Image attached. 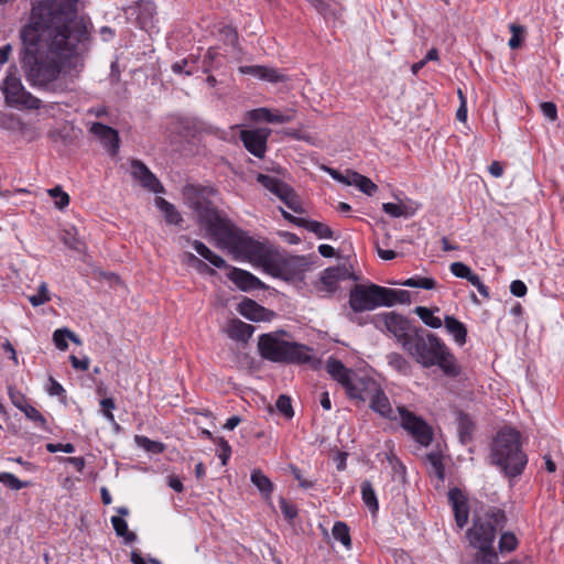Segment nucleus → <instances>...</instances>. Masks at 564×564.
I'll list each match as a JSON object with an SVG mask.
<instances>
[{"instance_id":"nucleus-60","label":"nucleus","mask_w":564,"mask_h":564,"mask_svg":"<svg viewBox=\"0 0 564 564\" xmlns=\"http://www.w3.org/2000/svg\"><path fill=\"white\" fill-rule=\"evenodd\" d=\"M291 470H292L294 478L299 481V484L302 488L311 489L314 487V482L312 480L304 479L301 470L297 467L291 466Z\"/></svg>"},{"instance_id":"nucleus-31","label":"nucleus","mask_w":564,"mask_h":564,"mask_svg":"<svg viewBox=\"0 0 564 564\" xmlns=\"http://www.w3.org/2000/svg\"><path fill=\"white\" fill-rule=\"evenodd\" d=\"M250 479L262 497L269 500L273 491L272 481L260 469H253Z\"/></svg>"},{"instance_id":"nucleus-39","label":"nucleus","mask_w":564,"mask_h":564,"mask_svg":"<svg viewBox=\"0 0 564 564\" xmlns=\"http://www.w3.org/2000/svg\"><path fill=\"white\" fill-rule=\"evenodd\" d=\"M111 524L116 534L118 536L124 538L127 543H132L135 541L137 535L129 531L128 523L123 518L117 516L111 517Z\"/></svg>"},{"instance_id":"nucleus-28","label":"nucleus","mask_w":564,"mask_h":564,"mask_svg":"<svg viewBox=\"0 0 564 564\" xmlns=\"http://www.w3.org/2000/svg\"><path fill=\"white\" fill-rule=\"evenodd\" d=\"M240 314L254 322L264 321L268 311L252 300H246L240 304Z\"/></svg>"},{"instance_id":"nucleus-4","label":"nucleus","mask_w":564,"mask_h":564,"mask_svg":"<svg viewBox=\"0 0 564 564\" xmlns=\"http://www.w3.org/2000/svg\"><path fill=\"white\" fill-rule=\"evenodd\" d=\"M402 348L423 368L437 366L449 378H456L460 373L457 359L446 344L421 327L412 329V335L404 339Z\"/></svg>"},{"instance_id":"nucleus-21","label":"nucleus","mask_w":564,"mask_h":564,"mask_svg":"<svg viewBox=\"0 0 564 564\" xmlns=\"http://www.w3.org/2000/svg\"><path fill=\"white\" fill-rule=\"evenodd\" d=\"M368 401L370 409L382 417L390 420L397 419V413L380 386L377 388V391H373V394H371Z\"/></svg>"},{"instance_id":"nucleus-14","label":"nucleus","mask_w":564,"mask_h":564,"mask_svg":"<svg viewBox=\"0 0 564 564\" xmlns=\"http://www.w3.org/2000/svg\"><path fill=\"white\" fill-rule=\"evenodd\" d=\"M378 387L379 383L376 380L369 377H360L355 372L345 390L350 399L365 402L370 399Z\"/></svg>"},{"instance_id":"nucleus-51","label":"nucleus","mask_w":564,"mask_h":564,"mask_svg":"<svg viewBox=\"0 0 564 564\" xmlns=\"http://www.w3.org/2000/svg\"><path fill=\"white\" fill-rule=\"evenodd\" d=\"M25 414V416L36 423L37 425L44 427L46 424L45 417L36 410L34 406L26 403L21 410Z\"/></svg>"},{"instance_id":"nucleus-16","label":"nucleus","mask_w":564,"mask_h":564,"mask_svg":"<svg viewBox=\"0 0 564 564\" xmlns=\"http://www.w3.org/2000/svg\"><path fill=\"white\" fill-rule=\"evenodd\" d=\"M89 131L101 142L104 148H106L111 155L118 153L120 139L117 130L104 123L94 122Z\"/></svg>"},{"instance_id":"nucleus-22","label":"nucleus","mask_w":564,"mask_h":564,"mask_svg":"<svg viewBox=\"0 0 564 564\" xmlns=\"http://www.w3.org/2000/svg\"><path fill=\"white\" fill-rule=\"evenodd\" d=\"M313 8L321 14L325 20L336 21L341 18L345 10L344 6L336 0H307Z\"/></svg>"},{"instance_id":"nucleus-7","label":"nucleus","mask_w":564,"mask_h":564,"mask_svg":"<svg viewBox=\"0 0 564 564\" xmlns=\"http://www.w3.org/2000/svg\"><path fill=\"white\" fill-rule=\"evenodd\" d=\"M258 348L261 357L273 362L306 364L311 360V349L307 346L283 340L275 334L261 335Z\"/></svg>"},{"instance_id":"nucleus-11","label":"nucleus","mask_w":564,"mask_h":564,"mask_svg":"<svg viewBox=\"0 0 564 564\" xmlns=\"http://www.w3.org/2000/svg\"><path fill=\"white\" fill-rule=\"evenodd\" d=\"M402 427L414 438L421 446H429L433 441L432 427L420 416L408 411L403 406L397 409Z\"/></svg>"},{"instance_id":"nucleus-29","label":"nucleus","mask_w":564,"mask_h":564,"mask_svg":"<svg viewBox=\"0 0 564 564\" xmlns=\"http://www.w3.org/2000/svg\"><path fill=\"white\" fill-rule=\"evenodd\" d=\"M383 306H393L397 303L409 304L411 302L410 293L405 290H393L382 286Z\"/></svg>"},{"instance_id":"nucleus-62","label":"nucleus","mask_w":564,"mask_h":564,"mask_svg":"<svg viewBox=\"0 0 564 564\" xmlns=\"http://www.w3.org/2000/svg\"><path fill=\"white\" fill-rule=\"evenodd\" d=\"M468 282H470L485 299H489V289L481 282L480 278L477 274L471 276V280H469Z\"/></svg>"},{"instance_id":"nucleus-25","label":"nucleus","mask_w":564,"mask_h":564,"mask_svg":"<svg viewBox=\"0 0 564 564\" xmlns=\"http://www.w3.org/2000/svg\"><path fill=\"white\" fill-rule=\"evenodd\" d=\"M137 20L140 26L148 30L153 26V20L156 14V7L151 0H141L137 6Z\"/></svg>"},{"instance_id":"nucleus-27","label":"nucleus","mask_w":564,"mask_h":564,"mask_svg":"<svg viewBox=\"0 0 564 564\" xmlns=\"http://www.w3.org/2000/svg\"><path fill=\"white\" fill-rule=\"evenodd\" d=\"M348 178L349 180L346 181V185L355 186L366 195L371 196L378 189V186L369 177L364 176L358 172L348 170Z\"/></svg>"},{"instance_id":"nucleus-6","label":"nucleus","mask_w":564,"mask_h":564,"mask_svg":"<svg viewBox=\"0 0 564 564\" xmlns=\"http://www.w3.org/2000/svg\"><path fill=\"white\" fill-rule=\"evenodd\" d=\"M491 459L509 477L522 474L528 458L521 449L518 431L506 427L498 432L491 445Z\"/></svg>"},{"instance_id":"nucleus-63","label":"nucleus","mask_w":564,"mask_h":564,"mask_svg":"<svg viewBox=\"0 0 564 564\" xmlns=\"http://www.w3.org/2000/svg\"><path fill=\"white\" fill-rule=\"evenodd\" d=\"M458 95H459V98H460V105L457 109V112H456V118L459 120V121H466L467 119V106H466V99L462 93V90L459 89L458 90Z\"/></svg>"},{"instance_id":"nucleus-54","label":"nucleus","mask_w":564,"mask_h":564,"mask_svg":"<svg viewBox=\"0 0 564 564\" xmlns=\"http://www.w3.org/2000/svg\"><path fill=\"white\" fill-rule=\"evenodd\" d=\"M510 31H511V37L508 42V45L510 48L516 50L521 45L522 37L521 34L523 33V28L518 24H510Z\"/></svg>"},{"instance_id":"nucleus-57","label":"nucleus","mask_w":564,"mask_h":564,"mask_svg":"<svg viewBox=\"0 0 564 564\" xmlns=\"http://www.w3.org/2000/svg\"><path fill=\"white\" fill-rule=\"evenodd\" d=\"M541 111L545 118L554 122L557 119V108L554 102L545 101L540 105Z\"/></svg>"},{"instance_id":"nucleus-32","label":"nucleus","mask_w":564,"mask_h":564,"mask_svg":"<svg viewBox=\"0 0 564 564\" xmlns=\"http://www.w3.org/2000/svg\"><path fill=\"white\" fill-rule=\"evenodd\" d=\"M156 207L164 214L165 220L172 225H180L183 221L181 214L175 206L162 197L155 198Z\"/></svg>"},{"instance_id":"nucleus-52","label":"nucleus","mask_w":564,"mask_h":564,"mask_svg":"<svg viewBox=\"0 0 564 564\" xmlns=\"http://www.w3.org/2000/svg\"><path fill=\"white\" fill-rule=\"evenodd\" d=\"M135 441L139 446L143 447L148 452L162 453L164 449V446L162 443L152 441L145 436H135Z\"/></svg>"},{"instance_id":"nucleus-61","label":"nucleus","mask_w":564,"mask_h":564,"mask_svg":"<svg viewBox=\"0 0 564 564\" xmlns=\"http://www.w3.org/2000/svg\"><path fill=\"white\" fill-rule=\"evenodd\" d=\"M527 290H528L527 285L520 280H514L510 284V292L514 296H518V297L524 296L527 293Z\"/></svg>"},{"instance_id":"nucleus-19","label":"nucleus","mask_w":564,"mask_h":564,"mask_svg":"<svg viewBox=\"0 0 564 564\" xmlns=\"http://www.w3.org/2000/svg\"><path fill=\"white\" fill-rule=\"evenodd\" d=\"M227 276L242 291H251L264 286L256 275L239 268H231Z\"/></svg>"},{"instance_id":"nucleus-41","label":"nucleus","mask_w":564,"mask_h":564,"mask_svg":"<svg viewBox=\"0 0 564 564\" xmlns=\"http://www.w3.org/2000/svg\"><path fill=\"white\" fill-rule=\"evenodd\" d=\"M332 534L335 540L339 541L346 549L351 547V539L349 534V528L345 522H335Z\"/></svg>"},{"instance_id":"nucleus-37","label":"nucleus","mask_w":564,"mask_h":564,"mask_svg":"<svg viewBox=\"0 0 564 564\" xmlns=\"http://www.w3.org/2000/svg\"><path fill=\"white\" fill-rule=\"evenodd\" d=\"M302 228L315 234L319 239H332L334 235L333 230L326 224L306 218L302 221Z\"/></svg>"},{"instance_id":"nucleus-43","label":"nucleus","mask_w":564,"mask_h":564,"mask_svg":"<svg viewBox=\"0 0 564 564\" xmlns=\"http://www.w3.org/2000/svg\"><path fill=\"white\" fill-rule=\"evenodd\" d=\"M361 496L364 502L368 506L372 512L378 510V500L376 497V492L369 481H364L361 484Z\"/></svg>"},{"instance_id":"nucleus-1","label":"nucleus","mask_w":564,"mask_h":564,"mask_svg":"<svg viewBox=\"0 0 564 564\" xmlns=\"http://www.w3.org/2000/svg\"><path fill=\"white\" fill-rule=\"evenodd\" d=\"M214 189L196 185H186L183 197L186 205L195 212L197 220L210 236L217 240L218 247L225 248L236 260L250 262L256 268L274 276L283 274L295 275L303 265V258L292 257L282 259L272 245L259 241L223 216L208 200L207 195Z\"/></svg>"},{"instance_id":"nucleus-55","label":"nucleus","mask_w":564,"mask_h":564,"mask_svg":"<svg viewBox=\"0 0 564 564\" xmlns=\"http://www.w3.org/2000/svg\"><path fill=\"white\" fill-rule=\"evenodd\" d=\"M8 394L12 404L19 410H21L28 403L24 394L12 387H9Z\"/></svg>"},{"instance_id":"nucleus-13","label":"nucleus","mask_w":564,"mask_h":564,"mask_svg":"<svg viewBox=\"0 0 564 564\" xmlns=\"http://www.w3.org/2000/svg\"><path fill=\"white\" fill-rule=\"evenodd\" d=\"M270 133L271 130L268 128L242 130L240 132V140L251 154L262 159L267 151V141Z\"/></svg>"},{"instance_id":"nucleus-10","label":"nucleus","mask_w":564,"mask_h":564,"mask_svg":"<svg viewBox=\"0 0 564 564\" xmlns=\"http://www.w3.org/2000/svg\"><path fill=\"white\" fill-rule=\"evenodd\" d=\"M371 323L377 329L392 334L401 347L404 339L412 335V329L414 328L411 327L410 322L405 317L395 312L373 315Z\"/></svg>"},{"instance_id":"nucleus-40","label":"nucleus","mask_w":564,"mask_h":564,"mask_svg":"<svg viewBox=\"0 0 564 564\" xmlns=\"http://www.w3.org/2000/svg\"><path fill=\"white\" fill-rule=\"evenodd\" d=\"M67 339H70L72 341L79 344L78 337L67 328L56 329L53 333V341H54L56 348H58L59 350L67 349V347H68Z\"/></svg>"},{"instance_id":"nucleus-42","label":"nucleus","mask_w":564,"mask_h":564,"mask_svg":"<svg viewBox=\"0 0 564 564\" xmlns=\"http://www.w3.org/2000/svg\"><path fill=\"white\" fill-rule=\"evenodd\" d=\"M382 209L386 214L391 217H409L413 215V212L410 207L403 204H394V203H384L382 205Z\"/></svg>"},{"instance_id":"nucleus-20","label":"nucleus","mask_w":564,"mask_h":564,"mask_svg":"<svg viewBox=\"0 0 564 564\" xmlns=\"http://www.w3.org/2000/svg\"><path fill=\"white\" fill-rule=\"evenodd\" d=\"M239 72L272 84L281 83L286 79V76L278 69L261 65L240 66Z\"/></svg>"},{"instance_id":"nucleus-58","label":"nucleus","mask_w":564,"mask_h":564,"mask_svg":"<svg viewBox=\"0 0 564 564\" xmlns=\"http://www.w3.org/2000/svg\"><path fill=\"white\" fill-rule=\"evenodd\" d=\"M280 508L284 518L293 520L297 516V509L294 505L289 503L284 498H280Z\"/></svg>"},{"instance_id":"nucleus-17","label":"nucleus","mask_w":564,"mask_h":564,"mask_svg":"<svg viewBox=\"0 0 564 564\" xmlns=\"http://www.w3.org/2000/svg\"><path fill=\"white\" fill-rule=\"evenodd\" d=\"M296 110L288 108L284 112L271 110L269 108H257L249 111V118L253 121H264L269 123H288L295 119Z\"/></svg>"},{"instance_id":"nucleus-56","label":"nucleus","mask_w":564,"mask_h":564,"mask_svg":"<svg viewBox=\"0 0 564 564\" xmlns=\"http://www.w3.org/2000/svg\"><path fill=\"white\" fill-rule=\"evenodd\" d=\"M100 406L104 416L109 421L110 423H115V416L112 414V410L115 409V401L112 398H105L100 401Z\"/></svg>"},{"instance_id":"nucleus-5","label":"nucleus","mask_w":564,"mask_h":564,"mask_svg":"<svg viewBox=\"0 0 564 564\" xmlns=\"http://www.w3.org/2000/svg\"><path fill=\"white\" fill-rule=\"evenodd\" d=\"M505 512L496 507H490L484 513L476 516L473 527L467 531L469 543L478 549L477 564H498V555L494 551L492 543L498 529L506 524ZM509 564H533L530 558Z\"/></svg>"},{"instance_id":"nucleus-24","label":"nucleus","mask_w":564,"mask_h":564,"mask_svg":"<svg viewBox=\"0 0 564 564\" xmlns=\"http://www.w3.org/2000/svg\"><path fill=\"white\" fill-rule=\"evenodd\" d=\"M227 334L228 336L237 341L247 343L248 339L251 337V335L254 332V328L252 325L247 324L238 318H232L228 322L227 325Z\"/></svg>"},{"instance_id":"nucleus-46","label":"nucleus","mask_w":564,"mask_h":564,"mask_svg":"<svg viewBox=\"0 0 564 564\" xmlns=\"http://www.w3.org/2000/svg\"><path fill=\"white\" fill-rule=\"evenodd\" d=\"M47 194L54 198V205L58 209H64L69 204V196L59 186L47 189Z\"/></svg>"},{"instance_id":"nucleus-35","label":"nucleus","mask_w":564,"mask_h":564,"mask_svg":"<svg viewBox=\"0 0 564 564\" xmlns=\"http://www.w3.org/2000/svg\"><path fill=\"white\" fill-rule=\"evenodd\" d=\"M389 284L402 285L408 288H419L424 290H432L436 285V281L433 278L413 276L404 281H389Z\"/></svg>"},{"instance_id":"nucleus-18","label":"nucleus","mask_w":564,"mask_h":564,"mask_svg":"<svg viewBox=\"0 0 564 564\" xmlns=\"http://www.w3.org/2000/svg\"><path fill=\"white\" fill-rule=\"evenodd\" d=\"M448 500L452 505L456 524L459 529L466 525L468 521V505L467 500L458 488H453L448 491Z\"/></svg>"},{"instance_id":"nucleus-33","label":"nucleus","mask_w":564,"mask_h":564,"mask_svg":"<svg viewBox=\"0 0 564 564\" xmlns=\"http://www.w3.org/2000/svg\"><path fill=\"white\" fill-rule=\"evenodd\" d=\"M456 422L458 427V434L462 443H467L471 440L474 423L468 414L458 411L456 413Z\"/></svg>"},{"instance_id":"nucleus-8","label":"nucleus","mask_w":564,"mask_h":564,"mask_svg":"<svg viewBox=\"0 0 564 564\" xmlns=\"http://www.w3.org/2000/svg\"><path fill=\"white\" fill-rule=\"evenodd\" d=\"M0 89L4 95L6 102L11 107H23L34 110L41 108V100L25 90L19 70L14 65L8 68L7 76Z\"/></svg>"},{"instance_id":"nucleus-15","label":"nucleus","mask_w":564,"mask_h":564,"mask_svg":"<svg viewBox=\"0 0 564 564\" xmlns=\"http://www.w3.org/2000/svg\"><path fill=\"white\" fill-rule=\"evenodd\" d=\"M130 174L138 181L142 187L153 193H163L164 188L158 177L140 160H132L130 163Z\"/></svg>"},{"instance_id":"nucleus-44","label":"nucleus","mask_w":564,"mask_h":564,"mask_svg":"<svg viewBox=\"0 0 564 564\" xmlns=\"http://www.w3.org/2000/svg\"><path fill=\"white\" fill-rule=\"evenodd\" d=\"M426 460L430 464L433 474L440 479L444 480L445 471L442 462V455L436 452L429 453L426 455Z\"/></svg>"},{"instance_id":"nucleus-50","label":"nucleus","mask_w":564,"mask_h":564,"mask_svg":"<svg viewBox=\"0 0 564 564\" xmlns=\"http://www.w3.org/2000/svg\"><path fill=\"white\" fill-rule=\"evenodd\" d=\"M449 269L456 278L466 279L467 281L471 280V276L476 274L463 262H453Z\"/></svg>"},{"instance_id":"nucleus-2","label":"nucleus","mask_w":564,"mask_h":564,"mask_svg":"<svg viewBox=\"0 0 564 564\" xmlns=\"http://www.w3.org/2000/svg\"><path fill=\"white\" fill-rule=\"evenodd\" d=\"M78 0H42L33 3L29 22L23 26L25 42L43 39L50 48L67 56L91 44L93 24L77 14Z\"/></svg>"},{"instance_id":"nucleus-48","label":"nucleus","mask_w":564,"mask_h":564,"mask_svg":"<svg viewBox=\"0 0 564 564\" xmlns=\"http://www.w3.org/2000/svg\"><path fill=\"white\" fill-rule=\"evenodd\" d=\"M51 300L48 294L47 284L42 282L39 286L37 293L29 296V302L34 306H40L45 304Z\"/></svg>"},{"instance_id":"nucleus-9","label":"nucleus","mask_w":564,"mask_h":564,"mask_svg":"<svg viewBox=\"0 0 564 564\" xmlns=\"http://www.w3.org/2000/svg\"><path fill=\"white\" fill-rule=\"evenodd\" d=\"M382 286L370 284H356L349 292V306L354 313L373 311L383 306Z\"/></svg>"},{"instance_id":"nucleus-64","label":"nucleus","mask_w":564,"mask_h":564,"mask_svg":"<svg viewBox=\"0 0 564 564\" xmlns=\"http://www.w3.org/2000/svg\"><path fill=\"white\" fill-rule=\"evenodd\" d=\"M47 392L51 395H61L65 392V390L59 382H57L53 377H50V386L47 388Z\"/></svg>"},{"instance_id":"nucleus-49","label":"nucleus","mask_w":564,"mask_h":564,"mask_svg":"<svg viewBox=\"0 0 564 564\" xmlns=\"http://www.w3.org/2000/svg\"><path fill=\"white\" fill-rule=\"evenodd\" d=\"M275 406L278 409V411L283 414L286 419H292L293 415H294V411H293V408H292V403H291V398L285 395V394H281L276 402H275Z\"/></svg>"},{"instance_id":"nucleus-47","label":"nucleus","mask_w":564,"mask_h":564,"mask_svg":"<svg viewBox=\"0 0 564 564\" xmlns=\"http://www.w3.org/2000/svg\"><path fill=\"white\" fill-rule=\"evenodd\" d=\"M0 482L11 490H20L29 486V482L20 480L11 473H0Z\"/></svg>"},{"instance_id":"nucleus-26","label":"nucleus","mask_w":564,"mask_h":564,"mask_svg":"<svg viewBox=\"0 0 564 564\" xmlns=\"http://www.w3.org/2000/svg\"><path fill=\"white\" fill-rule=\"evenodd\" d=\"M444 326L446 332L453 337L458 346H464L467 338V328L457 318L446 315L444 318Z\"/></svg>"},{"instance_id":"nucleus-23","label":"nucleus","mask_w":564,"mask_h":564,"mask_svg":"<svg viewBox=\"0 0 564 564\" xmlns=\"http://www.w3.org/2000/svg\"><path fill=\"white\" fill-rule=\"evenodd\" d=\"M326 370L332 376V378L340 383L344 388L348 384L355 375V371L346 368L340 360L333 357L327 359Z\"/></svg>"},{"instance_id":"nucleus-12","label":"nucleus","mask_w":564,"mask_h":564,"mask_svg":"<svg viewBox=\"0 0 564 564\" xmlns=\"http://www.w3.org/2000/svg\"><path fill=\"white\" fill-rule=\"evenodd\" d=\"M257 181L264 188L274 194L280 200H282L288 206V208L297 214L303 213L302 204L297 195L288 184L274 176L265 174H258Z\"/></svg>"},{"instance_id":"nucleus-53","label":"nucleus","mask_w":564,"mask_h":564,"mask_svg":"<svg viewBox=\"0 0 564 564\" xmlns=\"http://www.w3.org/2000/svg\"><path fill=\"white\" fill-rule=\"evenodd\" d=\"M214 442L220 448V453L218 454V457L221 462V465L223 466L227 465L228 459L230 458V455H231V447H230L229 443L223 437H218V438L214 440Z\"/></svg>"},{"instance_id":"nucleus-45","label":"nucleus","mask_w":564,"mask_h":564,"mask_svg":"<svg viewBox=\"0 0 564 564\" xmlns=\"http://www.w3.org/2000/svg\"><path fill=\"white\" fill-rule=\"evenodd\" d=\"M518 540L512 532H505L499 539L500 553H510L516 550Z\"/></svg>"},{"instance_id":"nucleus-34","label":"nucleus","mask_w":564,"mask_h":564,"mask_svg":"<svg viewBox=\"0 0 564 564\" xmlns=\"http://www.w3.org/2000/svg\"><path fill=\"white\" fill-rule=\"evenodd\" d=\"M341 275V271L338 268H327L324 270L321 276V282L325 286V291L328 293L335 292Z\"/></svg>"},{"instance_id":"nucleus-3","label":"nucleus","mask_w":564,"mask_h":564,"mask_svg":"<svg viewBox=\"0 0 564 564\" xmlns=\"http://www.w3.org/2000/svg\"><path fill=\"white\" fill-rule=\"evenodd\" d=\"M20 36L24 46L22 65L30 85L48 93L68 90L69 82H73L84 67V57L90 44H87L78 54L67 56L50 48L48 43L43 39L39 37L33 44L25 42L23 29Z\"/></svg>"},{"instance_id":"nucleus-38","label":"nucleus","mask_w":564,"mask_h":564,"mask_svg":"<svg viewBox=\"0 0 564 564\" xmlns=\"http://www.w3.org/2000/svg\"><path fill=\"white\" fill-rule=\"evenodd\" d=\"M414 313L421 318V321L431 328H440L443 323L438 316L434 315L433 310L425 306H416Z\"/></svg>"},{"instance_id":"nucleus-59","label":"nucleus","mask_w":564,"mask_h":564,"mask_svg":"<svg viewBox=\"0 0 564 564\" xmlns=\"http://www.w3.org/2000/svg\"><path fill=\"white\" fill-rule=\"evenodd\" d=\"M46 451L50 453H57V452H64V453H74L75 446L70 443L62 444V443H48L46 444Z\"/></svg>"},{"instance_id":"nucleus-36","label":"nucleus","mask_w":564,"mask_h":564,"mask_svg":"<svg viewBox=\"0 0 564 564\" xmlns=\"http://www.w3.org/2000/svg\"><path fill=\"white\" fill-rule=\"evenodd\" d=\"M387 362L393 370L403 376H409L411 373V364L399 352L388 354Z\"/></svg>"},{"instance_id":"nucleus-30","label":"nucleus","mask_w":564,"mask_h":564,"mask_svg":"<svg viewBox=\"0 0 564 564\" xmlns=\"http://www.w3.org/2000/svg\"><path fill=\"white\" fill-rule=\"evenodd\" d=\"M193 248L196 250V252L203 257L204 259H206L208 262H210L214 267L218 268V269H225V268H228L229 265L227 264V262L225 261V259H223L220 256L216 254L215 252H213L205 243H203L202 241L199 240H194L193 243H192Z\"/></svg>"}]
</instances>
